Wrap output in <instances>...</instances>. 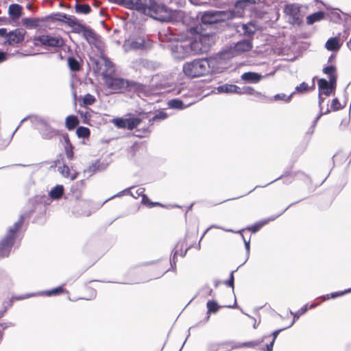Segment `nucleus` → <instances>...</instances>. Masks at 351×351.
I'll return each instance as SVG.
<instances>
[{
	"label": "nucleus",
	"instance_id": "61",
	"mask_svg": "<svg viewBox=\"0 0 351 351\" xmlns=\"http://www.w3.org/2000/svg\"><path fill=\"white\" fill-rule=\"evenodd\" d=\"M347 45L349 48H351V38L350 40L347 43Z\"/></svg>",
	"mask_w": 351,
	"mask_h": 351
},
{
	"label": "nucleus",
	"instance_id": "55",
	"mask_svg": "<svg viewBox=\"0 0 351 351\" xmlns=\"http://www.w3.org/2000/svg\"><path fill=\"white\" fill-rule=\"evenodd\" d=\"M323 95H324V94H321V93H319V106L320 107V110H322V102L324 101V98L323 97Z\"/></svg>",
	"mask_w": 351,
	"mask_h": 351
},
{
	"label": "nucleus",
	"instance_id": "42",
	"mask_svg": "<svg viewBox=\"0 0 351 351\" xmlns=\"http://www.w3.org/2000/svg\"><path fill=\"white\" fill-rule=\"evenodd\" d=\"M350 292H351V288L346 289L343 291L335 292V293H332L330 295H327L326 296H324V299L326 300V299H329V298H335L337 296H341V295H344L345 293H350Z\"/></svg>",
	"mask_w": 351,
	"mask_h": 351
},
{
	"label": "nucleus",
	"instance_id": "45",
	"mask_svg": "<svg viewBox=\"0 0 351 351\" xmlns=\"http://www.w3.org/2000/svg\"><path fill=\"white\" fill-rule=\"evenodd\" d=\"M243 30L246 35H251L254 32V27L252 24L243 25Z\"/></svg>",
	"mask_w": 351,
	"mask_h": 351
},
{
	"label": "nucleus",
	"instance_id": "62",
	"mask_svg": "<svg viewBox=\"0 0 351 351\" xmlns=\"http://www.w3.org/2000/svg\"><path fill=\"white\" fill-rule=\"evenodd\" d=\"M84 117H85L86 118H87L88 117H90L89 113H88V112H86L84 113Z\"/></svg>",
	"mask_w": 351,
	"mask_h": 351
},
{
	"label": "nucleus",
	"instance_id": "58",
	"mask_svg": "<svg viewBox=\"0 0 351 351\" xmlns=\"http://www.w3.org/2000/svg\"><path fill=\"white\" fill-rule=\"evenodd\" d=\"M324 113L322 112V111L319 112V114L317 116V117L315 118V121H314V125H315L318 121V120L319 119V118L324 114Z\"/></svg>",
	"mask_w": 351,
	"mask_h": 351
},
{
	"label": "nucleus",
	"instance_id": "57",
	"mask_svg": "<svg viewBox=\"0 0 351 351\" xmlns=\"http://www.w3.org/2000/svg\"><path fill=\"white\" fill-rule=\"evenodd\" d=\"M242 237H243V241L245 243L246 250H247V253H249V252H250V241H246L243 235H242Z\"/></svg>",
	"mask_w": 351,
	"mask_h": 351
},
{
	"label": "nucleus",
	"instance_id": "18",
	"mask_svg": "<svg viewBox=\"0 0 351 351\" xmlns=\"http://www.w3.org/2000/svg\"><path fill=\"white\" fill-rule=\"evenodd\" d=\"M342 45L339 37H331L325 43V47L330 51H337L339 50Z\"/></svg>",
	"mask_w": 351,
	"mask_h": 351
},
{
	"label": "nucleus",
	"instance_id": "13",
	"mask_svg": "<svg viewBox=\"0 0 351 351\" xmlns=\"http://www.w3.org/2000/svg\"><path fill=\"white\" fill-rule=\"evenodd\" d=\"M26 31L23 29H16L8 32L7 40H4L5 43L10 45H14L23 41Z\"/></svg>",
	"mask_w": 351,
	"mask_h": 351
},
{
	"label": "nucleus",
	"instance_id": "46",
	"mask_svg": "<svg viewBox=\"0 0 351 351\" xmlns=\"http://www.w3.org/2000/svg\"><path fill=\"white\" fill-rule=\"evenodd\" d=\"M247 3H254V0H241L237 2L235 7L238 9H244Z\"/></svg>",
	"mask_w": 351,
	"mask_h": 351
},
{
	"label": "nucleus",
	"instance_id": "2",
	"mask_svg": "<svg viewBox=\"0 0 351 351\" xmlns=\"http://www.w3.org/2000/svg\"><path fill=\"white\" fill-rule=\"evenodd\" d=\"M143 5L141 12L160 21H171L176 15V12L169 9L162 3H158L154 0H143Z\"/></svg>",
	"mask_w": 351,
	"mask_h": 351
},
{
	"label": "nucleus",
	"instance_id": "15",
	"mask_svg": "<svg viewBox=\"0 0 351 351\" xmlns=\"http://www.w3.org/2000/svg\"><path fill=\"white\" fill-rule=\"evenodd\" d=\"M144 192H145V189L144 188H142V187H140V188H138L136 189H131V190L128 192L133 197L137 199L140 197H142V200H141V202L146 205V206H148L149 207H153L154 206H156V205H159L158 203H153V202H150L149 199H148V197L144 194Z\"/></svg>",
	"mask_w": 351,
	"mask_h": 351
},
{
	"label": "nucleus",
	"instance_id": "48",
	"mask_svg": "<svg viewBox=\"0 0 351 351\" xmlns=\"http://www.w3.org/2000/svg\"><path fill=\"white\" fill-rule=\"evenodd\" d=\"M49 18L55 21H64L65 18H66V14L57 13L50 16Z\"/></svg>",
	"mask_w": 351,
	"mask_h": 351
},
{
	"label": "nucleus",
	"instance_id": "14",
	"mask_svg": "<svg viewBox=\"0 0 351 351\" xmlns=\"http://www.w3.org/2000/svg\"><path fill=\"white\" fill-rule=\"evenodd\" d=\"M239 348H241V346L239 345V343H235L232 341H224L210 344L208 351H217L220 349H222L224 351H229Z\"/></svg>",
	"mask_w": 351,
	"mask_h": 351
},
{
	"label": "nucleus",
	"instance_id": "4",
	"mask_svg": "<svg viewBox=\"0 0 351 351\" xmlns=\"http://www.w3.org/2000/svg\"><path fill=\"white\" fill-rule=\"evenodd\" d=\"M24 217L21 215L17 222L11 227L4 239L0 243V256L4 257L9 254L13 244L14 234L21 227Z\"/></svg>",
	"mask_w": 351,
	"mask_h": 351
},
{
	"label": "nucleus",
	"instance_id": "1",
	"mask_svg": "<svg viewBox=\"0 0 351 351\" xmlns=\"http://www.w3.org/2000/svg\"><path fill=\"white\" fill-rule=\"evenodd\" d=\"M217 61L215 59H196L186 62L183 65L184 73L189 77H199L213 73L216 71L215 68Z\"/></svg>",
	"mask_w": 351,
	"mask_h": 351
},
{
	"label": "nucleus",
	"instance_id": "36",
	"mask_svg": "<svg viewBox=\"0 0 351 351\" xmlns=\"http://www.w3.org/2000/svg\"><path fill=\"white\" fill-rule=\"evenodd\" d=\"M75 9L77 13L84 14H88L91 10L90 7L87 4H77Z\"/></svg>",
	"mask_w": 351,
	"mask_h": 351
},
{
	"label": "nucleus",
	"instance_id": "21",
	"mask_svg": "<svg viewBox=\"0 0 351 351\" xmlns=\"http://www.w3.org/2000/svg\"><path fill=\"white\" fill-rule=\"evenodd\" d=\"M101 62L105 66V69L103 70V75L105 77H108L110 75L114 73V64L106 57L102 56L101 58Z\"/></svg>",
	"mask_w": 351,
	"mask_h": 351
},
{
	"label": "nucleus",
	"instance_id": "26",
	"mask_svg": "<svg viewBox=\"0 0 351 351\" xmlns=\"http://www.w3.org/2000/svg\"><path fill=\"white\" fill-rule=\"evenodd\" d=\"M325 16V12L319 11L315 12L306 17V23L308 25H313L314 23L322 20Z\"/></svg>",
	"mask_w": 351,
	"mask_h": 351
},
{
	"label": "nucleus",
	"instance_id": "47",
	"mask_svg": "<svg viewBox=\"0 0 351 351\" xmlns=\"http://www.w3.org/2000/svg\"><path fill=\"white\" fill-rule=\"evenodd\" d=\"M182 244H183L182 243H178L176 245V248H175V249H174V250H173V258H172L173 261H174L175 258H176V256L177 255L180 254V256H184L186 254V251H187V250H186V249L185 250V251H184V252H183L182 250H181L180 253L179 252V251H178V247H179V245H180L181 246H182ZM173 263H175V262H173Z\"/></svg>",
	"mask_w": 351,
	"mask_h": 351
},
{
	"label": "nucleus",
	"instance_id": "16",
	"mask_svg": "<svg viewBox=\"0 0 351 351\" xmlns=\"http://www.w3.org/2000/svg\"><path fill=\"white\" fill-rule=\"evenodd\" d=\"M252 48V43L248 40H243L238 42L234 47L235 55L250 51Z\"/></svg>",
	"mask_w": 351,
	"mask_h": 351
},
{
	"label": "nucleus",
	"instance_id": "7",
	"mask_svg": "<svg viewBox=\"0 0 351 351\" xmlns=\"http://www.w3.org/2000/svg\"><path fill=\"white\" fill-rule=\"evenodd\" d=\"M176 43H172L169 45L171 53L176 59H184L189 56V45L185 41V38L183 36H179L178 38H174Z\"/></svg>",
	"mask_w": 351,
	"mask_h": 351
},
{
	"label": "nucleus",
	"instance_id": "51",
	"mask_svg": "<svg viewBox=\"0 0 351 351\" xmlns=\"http://www.w3.org/2000/svg\"><path fill=\"white\" fill-rule=\"evenodd\" d=\"M340 103L339 101V100L335 98V99H333L331 101V104H330V108L332 110H337L340 108Z\"/></svg>",
	"mask_w": 351,
	"mask_h": 351
},
{
	"label": "nucleus",
	"instance_id": "31",
	"mask_svg": "<svg viewBox=\"0 0 351 351\" xmlns=\"http://www.w3.org/2000/svg\"><path fill=\"white\" fill-rule=\"evenodd\" d=\"M335 71V67L334 66H328L323 69V72L329 75V81L331 84L335 83L336 77L334 75Z\"/></svg>",
	"mask_w": 351,
	"mask_h": 351
},
{
	"label": "nucleus",
	"instance_id": "56",
	"mask_svg": "<svg viewBox=\"0 0 351 351\" xmlns=\"http://www.w3.org/2000/svg\"><path fill=\"white\" fill-rule=\"evenodd\" d=\"M7 54L6 53L0 51V62L6 60Z\"/></svg>",
	"mask_w": 351,
	"mask_h": 351
},
{
	"label": "nucleus",
	"instance_id": "12",
	"mask_svg": "<svg viewBox=\"0 0 351 351\" xmlns=\"http://www.w3.org/2000/svg\"><path fill=\"white\" fill-rule=\"evenodd\" d=\"M106 85L111 90V93L119 92L128 86V82L121 78H112L106 77L105 80Z\"/></svg>",
	"mask_w": 351,
	"mask_h": 351
},
{
	"label": "nucleus",
	"instance_id": "63",
	"mask_svg": "<svg viewBox=\"0 0 351 351\" xmlns=\"http://www.w3.org/2000/svg\"><path fill=\"white\" fill-rule=\"evenodd\" d=\"M315 306H316V304H312L310 306V308H314Z\"/></svg>",
	"mask_w": 351,
	"mask_h": 351
},
{
	"label": "nucleus",
	"instance_id": "10",
	"mask_svg": "<svg viewBox=\"0 0 351 351\" xmlns=\"http://www.w3.org/2000/svg\"><path fill=\"white\" fill-rule=\"evenodd\" d=\"M77 32L82 33L84 38L90 45H95L97 48L101 47L102 43L100 40V36L91 29L83 25H78Z\"/></svg>",
	"mask_w": 351,
	"mask_h": 351
},
{
	"label": "nucleus",
	"instance_id": "40",
	"mask_svg": "<svg viewBox=\"0 0 351 351\" xmlns=\"http://www.w3.org/2000/svg\"><path fill=\"white\" fill-rule=\"evenodd\" d=\"M76 133L79 137L86 138L90 135V130L85 127H79L77 129Z\"/></svg>",
	"mask_w": 351,
	"mask_h": 351
},
{
	"label": "nucleus",
	"instance_id": "27",
	"mask_svg": "<svg viewBox=\"0 0 351 351\" xmlns=\"http://www.w3.org/2000/svg\"><path fill=\"white\" fill-rule=\"evenodd\" d=\"M64 193V188L62 185H57L49 192V195L53 199H59Z\"/></svg>",
	"mask_w": 351,
	"mask_h": 351
},
{
	"label": "nucleus",
	"instance_id": "8",
	"mask_svg": "<svg viewBox=\"0 0 351 351\" xmlns=\"http://www.w3.org/2000/svg\"><path fill=\"white\" fill-rule=\"evenodd\" d=\"M35 45H43L49 47H62L64 45L63 38L60 36L43 34L35 36L34 38Z\"/></svg>",
	"mask_w": 351,
	"mask_h": 351
},
{
	"label": "nucleus",
	"instance_id": "3",
	"mask_svg": "<svg viewBox=\"0 0 351 351\" xmlns=\"http://www.w3.org/2000/svg\"><path fill=\"white\" fill-rule=\"evenodd\" d=\"M213 36L208 34H200L198 39L186 43L189 45V56L207 52L213 43Z\"/></svg>",
	"mask_w": 351,
	"mask_h": 351
},
{
	"label": "nucleus",
	"instance_id": "35",
	"mask_svg": "<svg viewBox=\"0 0 351 351\" xmlns=\"http://www.w3.org/2000/svg\"><path fill=\"white\" fill-rule=\"evenodd\" d=\"M307 310H308L307 305H304L295 313H293L291 311L290 313L292 315H293V319L287 328L291 327L294 324L295 320L298 319L302 315L304 314L307 311Z\"/></svg>",
	"mask_w": 351,
	"mask_h": 351
},
{
	"label": "nucleus",
	"instance_id": "52",
	"mask_svg": "<svg viewBox=\"0 0 351 351\" xmlns=\"http://www.w3.org/2000/svg\"><path fill=\"white\" fill-rule=\"evenodd\" d=\"M225 284L234 289V271L231 272L230 278L225 282Z\"/></svg>",
	"mask_w": 351,
	"mask_h": 351
},
{
	"label": "nucleus",
	"instance_id": "41",
	"mask_svg": "<svg viewBox=\"0 0 351 351\" xmlns=\"http://www.w3.org/2000/svg\"><path fill=\"white\" fill-rule=\"evenodd\" d=\"M294 94V93H292L290 95L287 96L284 93H280V94H277L274 96V99L275 100H282V101H285L286 102H289L291 101V97L293 96V95Z\"/></svg>",
	"mask_w": 351,
	"mask_h": 351
},
{
	"label": "nucleus",
	"instance_id": "37",
	"mask_svg": "<svg viewBox=\"0 0 351 351\" xmlns=\"http://www.w3.org/2000/svg\"><path fill=\"white\" fill-rule=\"evenodd\" d=\"M285 328H283L284 330ZM282 329H280V330H275L273 333H272V339L271 341H270L269 343L267 344L265 346V350L266 351H272L273 350V346H274V343L275 342V340L277 337V336L278 335V334L280 333V331H282Z\"/></svg>",
	"mask_w": 351,
	"mask_h": 351
},
{
	"label": "nucleus",
	"instance_id": "25",
	"mask_svg": "<svg viewBox=\"0 0 351 351\" xmlns=\"http://www.w3.org/2000/svg\"><path fill=\"white\" fill-rule=\"evenodd\" d=\"M40 21L41 20L38 18H23L21 23L27 28L33 29L38 27Z\"/></svg>",
	"mask_w": 351,
	"mask_h": 351
},
{
	"label": "nucleus",
	"instance_id": "5",
	"mask_svg": "<svg viewBox=\"0 0 351 351\" xmlns=\"http://www.w3.org/2000/svg\"><path fill=\"white\" fill-rule=\"evenodd\" d=\"M237 16L233 10L206 12L201 16L204 24H213L232 19Z\"/></svg>",
	"mask_w": 351,
	"mask_h": 351
},
{
	"label": "nucleus",
	"instance_id": "33",
	"mask_svg": "<svg viewBox=\"0 0 351 351\" xmlns=\"http://www.w3.org/2000/svg\"><path fill=\"white\" fill-rule=\"evenodd\" d=\"M206 306L208 308V316L206 317V320H208L210 318L209 314L211 313H216L219 310V306L217 303L213 300H209L206 304Z\"/></svg>",
	"mask_w": 351,
	"mask_h": 351
},
{
	"label": "nucleus",
	"instance_id": "32",
	"mask_svg": "<svg viewBox=\"0 0 351 351\" xmlns=\"http://www.w3.org/2000/svg\"><path fill=\"white\" fill-rule=\"evenodd\" d=\"M127 125L126 128L128 130H132L137 126L139 125V124L141 122V120L139 118L137 117H130L127 118Z\"/></svg>",
	"mask_w": 351,
	"mask_h": 351
},
{
	"label": "nucleus",
	"instance_id": "30",
	"mask_svg": "<svg viewBox=\"0 0 351 351\" xmlns=\"http://www.w3.org/2000/svg\"><path fill=\"white\" fill-rule=\"evenodd\" d=\"M68 66L73 71H77L80 69L81 66L77 60L73 57H69L67 59Z\"/></svg>",
	"mask_w": 351,
	"mask_h": 351
},
{
	"label": "nucleus",
	"instance_id": "64",
	"mask_svg": "<svg viewBox=\"0 0 351 351\" xmlns=\"http://www.w3.org/2000/svg\"><path fill=\"white\" fill-rule=\"evenodd\" d=\"M193 32H195V29H194L193 28H191V29H190V33H191V34H193Z\"/></svg>",
	"mask_w": 351,
	"mask_h": 351
},
{
	"label": "nucleus",
	"instance_id": "22",
	"mask_svg": "<svg viewBox=\"0 0 351 351\" xmlns=\"http://www.w3.org/2000/svg\"><path fill=\"white\" fill-rule=\"evenodd\" d=\"M22 9V6L19 4H11L8 9L10 17L12 20L19 19L21 16Z\"/></svg>",
	"mask_w": 351,
	"mask_h": 351
},
{
	"label": "nucleus",
	"instance_id": "43",
	"mask_svg": "<svg viewBox=\"0 0 351 351\" xmlns=\"http://www.w3.org/2000/svg\"><path fill=\"white\" fill-rule=\"evenodd\" d=\"M269 220H263L261 221H259L250 228H249V230L252 231L253 232H257L261 228H262L264 225H265Z\"/></svg>",
	"mask_w": 351,
	"mask_h": 351
},
{
	"label": "nucleus",
	"instance_id": "17",
	"mask_svg": "<svg viewBox=\"0 0 351 351\" xmlns=\"http://www.w3.org/2000/svg\"><path fill=\"white\" fill-rule=\"evenodd\" d=\"M332 84L330 82H328L325 79H320L318 81L319 93L324 94L325 96L328 97L330 95L332 91Z\"/></svg>",
	"mask_w": 351,
	"mask_h": 351
},
{
	"label": "nucleus",
	"instance_id": "28",
	"mask_svg": "<svg viewBox=\"0 0 351 351\" xmlns=\"http://www.w3.org/2000/svg\"><path fill=\"white\" fill-rule=\"evenodd\" d=\"M238 94L255 95L260 98L263 97L261 93L256 92L254 89L250 86H245L243 88L239 87Z\"/></svg>",
	"mask_w": 351,
	"mask_h": 351
},
{
	"label": "nucleus",
	"instance_id": "29",
	"mask_svg": "<svg viewBox=\"0 0 351 351\" xmlns=\"http://www.w3.org/2000/svg\"><path fill=\"white\" fill-rule=\"evenodd\" d=\"M78 123L77 117L74 115L68 116L66 119V126L69 130L74 129Z\"/></svg>",
	"mask_w": 351,
	"mask_h": 351
},
{
	"label": "nucleus",
	"instance_id": "54",
	"mask_svg": "<svg viewBox=\"0 0 351 351\" xmlns=\"http://www.w3.org/2000/svg\"><path fill=\"white\" fill-rule=\"evenodd\" d=\"M8 34V32H7V29L5 28L0 29V37H3L4 38V40H7Z\"/></svg>",
	"mask_w": 351,
	"mask_h": 351
},
{
	"label": "nucleus",
	"instance_id": "53",
	"mask_svg": "<svg viewBox=\"0 0 351 351\" xmlns=\"http://www.w3.org/2000/svg\"><path fill=\"white\" fill-rule=\"evenodd\" d=\"M64 21L67 23L69 25L72 26L76 24L75 19L66 15V18H65Z\"/></svg>",
	"mask_w": 351,
	"mask_h": 351
},
{
	"label": "nucleus",
	"instance_id": "11",
	"mask_svg": "<svg viewBox=\"0 0 351 351\" xmlns=\"http://www.w3.org/2000/svg\"><path fill=\"white\" fill-rule=\"evenodd\" d=\"M149 47H150L149 41L148 40L147 42L143 37H138L134 39L127 40L123 45L125 51H128L131 49L147 48Z\"/></svg>",
	"mask_w": 351,
	"mask_h": 351
},
{
	"label": "nucleus",
	"instance_id": "49",
	"mask_svg": "<svg viewBox=\"0 0 351 351\" xmlns=\"http://www.w3.org/2000/svg\"><path fill=\"white\" fill-rule=\"evenodd\" d=\"M63 291L62 287H57V288H55V289H53L50 291H46V295H48V296H51L52 295H58V294H60V293H62Z\"/></svg>",
	"mask_w": 351,
	"mask_h": 351
},
{
	"label": "nucleus",
	"instance_id": "60",
	"mask_svg": "<svg viewBox=\"0 0 351 351\" xmlns=\"http://www.w3.org/2000/svg\"><path fill=\"white\" fill-rule=\"evenodd\" d=\"M90 169L93 170V171H96L97 170H101L99 167H97V163L92 165Z\"/></svg>",
	"mask_w": 351,
	"mask_h": 351
},
{
	"label": "nucleus",
	"instance_id": "38",
	"mask_svg": "<svg viewBox=\"0 0 351 351\" xmlns=\"http://www.w3.org/2000/svg\"><path fill=\"white\" fill-rule=\"evenodd\" d=\"M266 336L262 337L261 339L257 340V341H248L243 343H239V345H241V347H249V348H254L257 346L258 345L261 344L264 341L265 338Z\"/></svg>",
	"mask_w": 351,
	"mask_h": 351
},
{
	"label": "nucleus",
	"instance_id": "50",
	"mask_svg": "<svg viewBox=\"0 0 351 351\" xmlns=\"http://www.w3.org/2000/svg\"><path fill=\"white\" fill-rule=\"evenodd\" d=\"M308 89V86L306 82L301 83L299 86L295 87V90L299 93H303Z\"/></svg>",
	"mask_w": 351,
	"mask_h": 351
},
{
	"label": "nucleus",
	"instance_id": "44",
	"mask_svg": "<svg viewBox=\"0 0 351 351\" xmlns=\"http://www.w3.org/2000/svg\"><path fill=\"white\" fill-rule=\"evenodd\" d=\"M95 101V97L90 94H86L83 98V103L85 105H92Z\"/></svg>",
	"mask_w": 351,
	"mask_h": 351
},
{
	"label": "nucleus",
	"instance_id": "19",
	"mask_svg": "<svg viewBox=\"0 0 351 351\" xmlns=\"http://www.w3.org/2000/svg\"><path fill=\"white\" fill-rule=\"evenodd\" d=\"M58 171L66 178L73 180L77 178V172L75 170L71 169L67 165L58 167Z\"/></svg>",
	"mask_w": 351,
	"mask_h": 351
},
{
	"label": "nucleus",
	"instance_id": "59",
	"mask_svg": "<svg viewBox=\"0 0 351 351\" xmlns=\"http://www.w3.org/2000/svg\"><path fill=\"white\" fill-rule=\"evenodd\" d=\"M167 117L166 114L163 112H160L158 115H156L154 119L156 118H160V119H165Z\"/></svg>",
	"mask_w": 351,
	"mask_h": 351
},
{
	"label": "nucleus",
	"instance_id": "23",
	"mask_svg": "<svg viewBox=\"0 0 351 351\" xmlns=\"http://www.w3.org/2000/svg\"><path fill=\"white\" fill-rule=\"evenodd\" d=\"M241 79L247 82L256 83L258 82L263 77L254 72H246L242 74Z\"/></svg>",
	"mask_w": 351,
	"mask_h": 351
},
{
	"label": "nucleus",
	"instance_id": "24",
	"mask_svg": "<svg viewBox=\"0 0 351 351\" xmlns=\"http://www.w3.org/2000/svg\"><path fill=\"white\" fill-rule=\"evenodd\" d=\"M193 103V101L185 103L182 100L173 99L168 101V106L171 108L184 109L191 105Z\"/></svg>",
	"mask_w": 351,
	"mask_h": 351
},
{
	"label": "nucleus",
	"instance_id": "9",
	"mask_svg": "<svg viewBox=\"0 0 351 351\" xmlns=\"http://www.w3.org/2000/svg\"><path fill=\"white\" fill-rule=\"evenodd\" d=\"M285 13L289 16L292 24L300 25L302 22L304 14L301 13L300 7L298 4H288L285 8Z\"/></svg>",
	"mask_w": 351,
	"mask_h": 351
},
{
	"label": "nucleus",
	"instance_id": "34",
	"mask_svg": "<svg viewBox=\"0 0 351 351\" xmlns=\"http://www.w3.org/2000/svg\"><path fill=\"white\" fill-rule=\"evenodd\" d=\"M64 139L66 143L65 146V152L66 157L71 160L73 158V147L71 144L70 143L69 138L68 135H66L64 136Z\"/></svg>",
	"mask_w": 351,
	"mask_h": 351
},
{
	"label": "nucleus",
	"instance_id": "39",
	"mask_svg": "<svg viewBox=\"0 0 351 351\" xmlns=\"http://www.w3.org/2000/svg\"><path fill=\"white\" fill-rule=\"evenodd\" d=\"M127 118L114 119L112 122L119 128H126Z\"/></svg>",
	"mask_w": 351,
	"mask_h": 351
},
{
	"label": "nucleus",
	"instance_id": "20",
	"mask_svg": "<svg viewBox=\"0 0 351 351\" xmlns=\"http://www.w3.org/2000/svg\"><path fill=\"white\" fill-rule=\"evenodd\" d=\"M239 87L234 84H225L217 86L215 90L217 93H237L238 94Z\"/></svg>",
	"mask_w": 351,
	"mask_h": 351
},
{
	"label": "nucleus",
	"instance_id": "6",
	"mask_svg": "<svg viewBox=\"0 0 351 351\" xmlns=\"http://www.w3.org/2000/svg\"><path fill=\"white\" fill-rule=\"evenodd\" d=\"M32 123L45 139H51L58 134L57 131L51 128L48 121L43 118L34 117L32 118Z\"/></svg>",
	"mask_w": 351,
	"mask_h": 351
}]
</instances>
